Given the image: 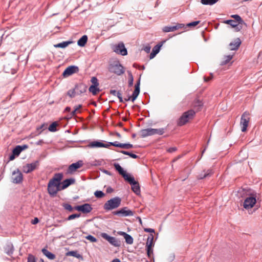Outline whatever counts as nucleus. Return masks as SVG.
Listing matches in <instances>:
<instances>
[{"label":"nucleus","mask_w":262,"mask_h":262,"mask_svg":"<svg viewBox=\"0 0 262 262\" xmlns=\"http://www.w3.org/2000/svg\"><path fill=\"white\" fill-rule=\"evenodd\" d=\"M150 49H151L150 46L149 45H147L144 47L143 50L145 51V52L148 53L150 51Z\"/></svg>","instance_id":"obj_57"},{"label":"nucleus","mask_w":262,"mask_h":262,"mask_svg":"<svg viewBox=\"0 0 262 262\" xmlns=\"http://www.w3.org/2000/svg\"><path fill=\"white\" fill-rule=\"evenodd\" d=\"M109 243L116 247H118L120 246V242L113 236L111 237Z\"/></svg>","instance_id":"obj_32"},{"label":"nucleus","mask_w":262,"mask_h":262,"mask_svg":"<svg viewBox=\"0 0 262 262\" xmlns=\"http://www.w3.org/2000/svg\"><path fill=\"white\" fill-rule=\"evenodd\" d=\"M128 86L131 87L133 85V82H134V77L133 76L130 71H128Z\"/></svg>","instance_id":"obj_45"},{"label":"nucleus","mask_w":262,"mask_h":262,"mask_svg":"<svg viewBox=\"0 0 262 262\" xmlns=\"http://www.w3.org/2000/svg\"><path fill=\"white\" fill-rule=\"evenodd\" d=\"M118 233L119 235L123 236L124 238L126 236V235L128 234L127 233L123 231H119L118 232Z\"/></svg>","instance_id":"obj_62"},{"label":"nucleus","mask_w":262,"mask_h":262,"mask_svg":"<svg viewBox=\"0 0 262 262\" xmlns=\"http://www.w3.org/2000/svg\"><path fill=\"white\" fill-rule=\"evenodd\" d=\"M101 236L102 238H103L104 239L107 240L108 242L110 240V238L112 236L108 235L107 233H102L101 234Z\"/></svg>","instance_id":"obj_54"},{"label":"nucleus","mask_w":262,"mask_h":262,"mask_svg":"<svg viewBox=\"0 0 262 262\" xmlns=\"http://www.w3.org/2000/svg\"><path fill=\"white\" fill-rule=\"evenodd\" d=\"M140 77L139 78L138 81L135 84V89L133 93V101H134L140 93Z\"/></svg>","instance_id":"obj_20"},{"label":"nucleus","mask_w":262,"mask_h":262,"mask_svg":"<svg viewBox=\"0 0 262 262\" xmlns=\"http://www.w3.org/2000/svg\"><path fill=\"white\" fill-rule=\"evenodd\" d=\"M116 151L117 152L122 153V154H123L124 155H128V156H129V157H130L131 158H132L133 159H137V158H139V156H137V155L133 154L132 152H129V151H125V150H116Z\"/></svg>","instance_id":"obj_31"},{"label":"nucleus","mask_w":262,"mask_h":262,"mask_svg":"<svg viewBox=\"0 0 262 262\" xmlns=\"http://www.w3.org/2000/svg\"><path fill=\"white\" fill-rule=\"evenodd\" d=\"M162 44H158L156 45L152 49L151 53L149 55L150 59L154 58L155 56L159 52L161 47Z\"/></svg>","instance_id":"obj_22"},{"label":"nucleus","mask_w":262,"mask_h":262,"mask_svg":"<svg viewBox=\"0 0 262 262\" xmlns=\"http://www.w3.org/2000/svg\"><path fill=\"white\" fill-rule=\"evenodd\" d=\"M21 152L20 145L16 146L12 150V152L16 156H18Z\"/></svg>","instance_id":"obj_43"},{"label":"nucleus","mask_w":262,"mask_h":262,"mask_svg":"<svg viewBox=\"0 0 262 262\" xmlns=\"http://www.w3.org/2000/svg\"><path fill=\"white\" fill-rule=\"evenodd\" d=\"M91 81L92 83V84H93L92 85H96V86H98L99 85V83L98 82V79H97V78L96 77H92Z\"/></svg>","instance_id":"obj_53"},{"label":"nucleus","mask_w":262,"mask_h":262,"mask_svg":"<svg viewBox=\"0 0 262 262\" xmlns=\"http://www.w3.org/2000/svg\"><path fill=\"white\" fill-rule=\"evenodd\" d=\"M213 78V75L212 73H210V76L208 77H204V81L206 82L209 81L210 80H211Z\"/></svg>","instance_id":"obj_60"},{"label":"nucleus","mask_w":262,"mask_h":262,"mask_svg":"<svg viewBox=\"0 0 262 262\" xmlns=\"http://www.w3.org/2000/svg\"><path fill=\"white\" fill-rule=\"evenodd\" d=\"M242 195L246 196L243 206L246 209H249L253 207L256 202V195L250 189H243Z\"/></svg>","instance_id":"obj_3"},{"label":"nucleus","mask_w":262,"mask_h":262,"mask_svg":"<svg viewBox=\"0 0 262 262\" xmlns=\"http://www.w3.org/2000/svg\"><path fill=\"white\" fill-rule=\"evenodd\" d=\"M42 253L47 256L49 259L52 260L55 258V255L49 251L47 249L43 248L41 250Z\"/></svg>","instance_id":"obj_28"},{"label":"nucleus","mask_w":262,"mask_h":262,"mask_svg":"<svg viewBox=\"0 0 262 262\" xmlns=\"http://www.w3.org/2000/svg\"><path fill=\"white\" fill-rule=\"evenodd\" d=\"M108 70L110 72L114 73L117 76H120L125 72V68L118 60L115 61L113 63H110L108 66Z\"/></svg>","instance_id":"obj_4"},{"label":"nucleus","mask_w":262,"mask_h":262,"mask_svg":"<svg viewBox=\"0 0 262 262\" xmlns=\"http://www.w3.org/2000/svg\"><path fill=\"white\" fill-rule=\"evenodd\" d=\"M78 71V68L77 66H71L65 69L62 73L64 77L69 76Z\"/></svg>","instance_id":"obj_16"},{"label":"nucleus","mask_w":262,"mask_h":262,"mask_svg":"<svg viewBox=\"0 0 262 262\" xmlns=\"http://www.w3.org/2000/svg\"><path fill=\"white\" fill-rule=\"evenodd\" d=\"M86 86L82 83L77 84L75 86V90L76 92V94L79 95L86 91Z\"/></svg>","instance_id":"obj_17"},{"label":"nucleus","mask_w":262,"mask_h":262,"mask_svg":"<svg viewBox=\"0 0 262 262\" xmlns=\"http://www.w3.org/2000/svg\"><path fill=\"white\" fill-rule=\"evenodd\" d=\"M203 103L202 101L199 99H196L194 100L193 102V106L198 111L201 110L202 107L203 106Z\"/></svg>","instance_id":"obj_29"},{"label":"nucleus","mask_w":262,"mask_h":262,"mask_svg":"<svg viewBox=\"0 0 262 262\" xmlns=\"http://www.w3.org/2000/svg\"><path fill=\"white\" fill-rule=\"evenodd\" d=\"M114 191V189L111 187H108L106 189V192L108 193H110L113 192Z\"/></svg>","instance_id":"obj_64"},{"label":"nucleus","mask_w":262,"mask_h":262,"mask_svg":"<svg viewBox=\"0 0 262 262\" xmlns=\"http://www.w3.org/2000/svg\"><path fill=\"white\" fill-rule=\"evenodd\" d=\"M134 147L133 145L130 143H126V149H128Z\"/></svg>","instance_id":"obj_63"},{"label":"nucleus","mask_w":262,"mask_h":262,"mask_svg":"<svg viewBox=\"0 0 262 262\" xmlns=\"http://www.w3.org/2000/svg\"><path fill=\"white\" fill-rule=\"evenodd\" d=\"M141 136L142 138H145L147 136L153 135L152 128H149L147 129H143L141 130Z\"/></svg>","instance_id":"obj_24"},{"label":"nucleus","mask_w":262,"mask_h":262,"mask_svg":"<svg viewBox=\"0 0 262 262\" xmlns=\"http://www.w3.org/2000/svg\"><path fill=\"white\" fill-rule=\"evenodd\" d=\"M241 44V40L239 38H236L234 41L229 43L230 50H237Z\"/></svg>","instance_id":"obj_19"},{"label":"nucleus","mask_w":262,"mask_h":262,"mask_svg":"<svg viewBox=\"0 0 262 262\" xmlns=\"http://www.w3.org/2000/svg\"><path fill=\"white\" fill-rule=\"evenodd\" d=\"M98 86L95 85H91L89 88V91L91 92L94 95H95L97 94L98 92L100 91L99 89L98 88Z\"/></svg>","instance_id":"obj_35"},{"label":"nucleus","mask_w":262,"mask_h":262,"mask_svg":"<svg viewBox=\"0 0 262 262\" xmlns=\"http://www.w3.org/2000/svg\"><path fill=\"white\" fill-rule=\"evenodd\" d=\"M231 17L234 18V20L236 21V23L238 24V25L246 24L239 15L235 14L232 15Z\"/></svg>","instance_id":"obj_33"},{"label":"nucleus","mask_w":262,"mask_h":262,"mask_svg":"<svg viewBox=\"0 0 262 262\" xmlns=\"http://www.w3.org/2000/svg\"><path fill=\"white\" fill-rule=\"evenodd\" d=\"M200 23V21H194L186 24V28L187 27H193L196 26Z\"/></svg>","instance_id":"obj_51"},{"label":"nucleus","mask_w":262,"mask_h":262,"mask_svg":"<svg viewBox=\"0 0 262 262\" xmlns=\"http://www.w3.org/2000/svg\"><path fill=\"white\" fill-rule=\"evenodd\" d=\"M27 262H36L35 256L31 254H29L27 258Z\"/></svg>","instance_id":"obj_48"},{"label":"nucleus","mask_w":262,"mask_h":262,"mask_svg":"<svg viewBox=\"0 0 262 262\" xmlns=\"http://www.w3.org/2000/svg\"><path fill=\"white\" fill-rule=\"evenodd\" d=\"M39 222V220L37 217H35L32 221H31V223L33 224V225H35V224H36L37 223H38Z\"/></svg>","instance_id":"obj_61"},{"label":"nucleus","mask_w":262,"mask_h":262,"mask_svg":"<svg viewBox=\"0 0 262 262\" xmlns=\"http://www.w3.org/2000/svg\"><path fill=\"white\" fill-rule=\"evenodd\" d=\"M73 42L72 41H62L57 44L54 45V47L56 48H65L68 47L69 45L71 44Z\"/></svg>","instance_id":"obj_25"},{"label":"nucleus","mask_w":262,"mask_h":262,"mask_svg":"<svg viewBox=\"0 0 262 262\" xmlns=\"http://www.w3.org/2000/svg\"><path fill=\"white\" fill-rule=\"evenodd\" d=\"M82 107V105L79 104L74 107V110L70 114V118H72L76 115V114L78 112L79 109Z\"/></svg>","instance_id":"obj_40"},{"label":"nucleus","mask_w":262,"mask_h":262,"mask_svg":"<svg viewBox=\"0 0 262 262\" xmlns=\"http://www.w3.org/2000/svg\"><path fill=\"white\" fill-rule=\"evenodd\" d=\"M12 181L14 184H20L23 180V175L19 169H16L12 172Z\"/></svg>","instance_id":"obj_10"},{"label":"nucleus","mask_w":262,"mask_h":262,"mask_svg":"<svg viewBox=\"0 0 262 262\" xmlns=\"http://www.w3.org/2000/svg\"><path fill=\"white\" fill-rule=\"evenodd\" d=\"M177 150V148L176 147H170V148H169L167 150V151L168 152L171 153V152H173L176 151Z\"/></svg>","instance_id":"obj_58"},{"label":"nucleus","mask_w":262,"mask_h":262,"mask_svg":"<svg viewBox=\"0 0 262 262\" xmlns=\"http://www.w3.org/2000/svg\"><path fill=\"white\" fill-rule=\"evenodd\" d=\"M39 164L38 161H35L31 163L27 164L23 166V171L26 173H30L36 169L38 167Z\"/></svg>","instance_id":"obj_11"},{"label":"nucleus","mask_w":262,"mask_h":262,"mask_svg":"<svg viewBox=\"0 0 262 262\" xmlns=\"http://www.w3.org/2000/svg\"><path fill=\"white\" fill-rule=\"evenodd\" d=\"M83 165V162L82 160H79L75 163L71 164L67 169V173L72 174L78 168L82 167Z\"/></svg>","instance_id":"obj_12"},{"label":"nucleus","mask_w":262,"mask_h":262,"mask_svg":"<svg viewBox=\"0 0 262 262\" xmlns=\"http://www.w3.org/2000/svg\"><path fill=\"white\" fill-rule=\"evenodd\" d=\"M154 241V235L151 234L147 238V241L146 244V250L147 254L149 257L150 256V254L152 253L153 251L151 248Z\"/></svg>","instance_id":"obj_15"},{"label":"nucleus","mask_w":262,"mask_h":262,"mask_svg":"<svg viewBox=\"0 0 262 262\" xmlns=\"http://www.w3.org/2000/svg\"><path fill=\"white\" fill-rule=\"evenodd\" d=\"M63 207L65 209H66L70 212L72 211L74 209V208H73L72 206L70 204H68V203L63 204Z\"/></svg>","instance_id":"obj_50"},{"label":"nucleus","mask_w":262,"mask_h":262,"mask_svg":"<svg viewBox=\"0 0 262 262\" xmlns=\"http://www.w3.org/2000/svg\"><path fill=\"white\" fill-rule=\"evenodd\" d=\"M67 256H72L78 258H82V256L77 251H71L66 253Z\"/></svg>","instance_id":"obj_34"},{"label":"nucleus","mask_w":262,"mask_h":262,"mask_svg":"<svg viewBox=\"0 0 262 262\" xmlns=\"http://www.w3.org/2000/svg\"><path fill=\"white\" fill-rule=\"evenodd\" d=\"M219 0H201V2L205 5H212L215 4Z\"/></svg>","instance_id":"obj_37"},{"label":"nucleus","mask_w":262,"mask_h":262,"mask_svg":"<svg viewBox=\"0 0 262 262\" xmlns=\"http://www.w3.org/2000/svg\"><path fill=\"white\" fill-rule=\"evenodd\" d=\"M121 203V199L116 196L107 201L103 205V209L105 211H110L117 208Z\"/></svg>","instance_id":"obj_5"},{"label":"nucleus","mask_w":262,"mask_h":262,"mask_svg":"<svg viewBox=\"0 0 262 262\" xmlns=\"http://www.w3.org/2000/svg\"><path fill=\"white\" fill-rule=\"evenodd\" d=\"M62 178V173H57L50 180L48 184V191L51 196L56 195L58 191L61 190L60 185Z\"/></svg>","instance_id":"obj_2"},{"label":"nucleus","mask_w":262,"mask_h":262,"mask_svg":"<svg viewBox=\"0 0 262 262\" xmlns=\"http://www.w3.org/2000/svg\"><path fill=\"white\" fill-rule=\"evenodd\" d=\"M109 144L110 145H111V146L112 145L117 147H120L126 149V143H121L118 142V141H115L113 142H109Z\"/></svg>","instance_id":"obj_30"},{"label":"nucleus","mask_w":262,"mask_h":262,"mask_svg":"<svg viewBox=\"0 0 262 262\" xmlns=\"http://www.w3.org/2000/svg\"><path fill=\"white\" fill-rule=\"evenodd\" d=\"M164 128H161L159 129L152 128L153 135L158 134L162 135L164 133Z\"/></svg>","instance_id":"obj_41"},{"label":"nucleus","mask_w":262,"mask_h":262,"mask_svg":"<svg viewBox=\"0 0 262 262\" xmlns=\"http://www.w3.org/2000/svg\"><path fill=\"white\" fill-rule=\"evenodd\" d=\"M213 173V171L212 169H209L207 171L204 170L203 172L199 174L198 176L199 179H203L204 178L211 176Z\"/></svg>","instance_id":"obj_21"},{"label":"nucleus","mask_w":262,"mask_h":262,"mask_svg":"<svg viewBox=\"0 0 262 262\" xmlns=\"http://www.w3.org/2000/svg\"><path fill=\"white\" fill-rule=\"evenodd\" d=\"M233 58V55H229L225 56L224 60L221 62V66H224L227 64Z\"/></svg>","instance_id":"obj_36"},{"label":"nucleus","mask_w":262,"mask_h":262,"mask_svg":"<svg viewBox=\"0 0 262 262\" xmlns=\"http://www.w3.org/2000/svg\"><path fill=\"white\" fill-rule=\"evenodd\" d=\"M175 30H179L181 29H186V25H185L184 24H177L174 26Z\"/></svg>","instance_id":"obj_49"},{"label":"nucleus","mask_w":262,"mask_h":262,"mask_svg":"<svg viewBox=\"0 0 262 262\" xmlns=\"http://www.w3.org/2000/svg\"><path fill=\"white\" fill-rule=\"evenodd\" d=\"M114 52L118 54L125 56L127 54V49L125 48L123 42H120L118 45H114L112 47Z\"/></svg>","instance_id":"obj_9"},{"label":"nucleus","mask_w":262,"mask_h":262,"mask_svg":"<svg viewBox=\"0 0 262 262\" xmlns=\"http://www.w3.org/2000/svg\"><path fill=\"white\" fill-rule=\"evenodd\" d=\"M80 213H75L70 215L67 218H66L65 221H70L72 220H74L75 218L79 217L80 216Z\"/></svg>","instance_id":"obj_44"},{"label":"nucleus","mask_w":262,"mask_h":262,"mask_svg":"<svg viewBox=\"0 0 262 262\" xmlns=\"http://www.w3.org/2000/svg\"><path fill=\"white\" fill-rule=\"evenodd\" d=\"M195 112L192 110L184 112L177 121V125L182 126L192 119L195 115Z\"/></svg>","instance_id":"obj_6"},{"label":"nucleus","mask_w":262,"mask_h":262,"mask_svg":"<svg viewBox=\"0 0 262 262\" xmlns=\"http://www.w3.org/2000/svg\"><path fill=\"white\" fill-rule=\"evenodd\" d=\"M76 94V91L75 89L69 90L67 92V95L70 98H74Z\"/></svg>","instance_id":"obj_46"},{"label":"nucleus","mask_w":262,"mask_h":262,"mask_svg":"<svg viewBox=\"0 0 262 262\" xmlns=\"http://www.w3.org/2000/svg\"><path fill=\"white\" fill-rule=\"evenodd\" d=\"M58 125V123L56 122H54L50 124L49 127V130L52 132H55L57 130L56 127Z\"/></svg>","instance_id":"obj_39"},{"label":"nucleus","mask_w":262,"mask_h":262,"mask_svg":"<svg viewBox=\"0 0 262 262\" xmlns=\"http://www.w3.org/2000/svg\"><path fill=\"white\" fill-rule=\"evenodd\" d=\"M224 23L229 25L231 26H232L233 28L236 27L238 31L240 30V29L242 28V27L240 26V27H238V24L236 23V21H235L233 19H228L224 21Z\"/></svg>","instance_id":"obj_26"},{"label":"nucleus","mask_w":262,"mask_h":262,"mask_svg":"<svg viewBox=\"0 0 262 262\" xmlns=\"http://www.w3.org/2000/svg\"><path fill=\"white\" fill-rule=\"evenodd\" d=\"M74 209L78 211H81L83 213H89L93 209L90 204L85 203L82 205H78L74 207Z\"/></svg>","instance_id":"obj_13"},{"label":"nucleus","mask_w":262,"mask_h":262,"mask_svg":"<svg viewBox=\"0 0 262 262\" xmlns=\"http://www.w3.org/2000/svg\"><path fill=\"white\" fill-rule=\"evenodd\" d=\"M88 41V36L86 35H83L77 41V45L79 47H84Z\"/></svg>","instance_id":"obj_27"},{"label":"nucleus","mask_w":262,"mask_h":262,"mask_svg":"<svg viewBox=\"0 0 262 262\" xmlns=\"http://www.w3.org/2000/svg\"><path fill=\"white\" fill-rule=\"evenodd\" d=\"M85 238L86 239L90 241L91 242H93V243L96 242L97 241V238L91 235H89L85 236Z\"/></svg>","instance_id":"obj_52"},{"label":"nucleus","mask_w":262,"mask_h":262,"mask_svg":"<svg viewBox=\"0 0 262 262\" xmlns=\"http://www.w3.org/2000/svg\"><path fill=\"white\" fill-rule=\"evenodd\" d=\"M250 119V113L247 111L244 112L242 115L240 121V125L242 132H245L247 130Z\"/></svg>","instance_id":"obj_8"},{"label":"nucleus","mask_w":262,"mask_h":262,"mask_svg":"<svg viewBox=\"0 0 262 262\" xmlns=\"http://www.w3.org/2000/svg\"><path fill=\"white\" fill-rule=\"evenodd\" d=\"M124 238L125 239V242L127 244L131 245L134 242V239H133V237L131 235H130L129 234H127V235H126V236L124 237Z\"/></svg>","instance_id":"obj_42"},{"label":"nucleus","mask_w":262,"mask_h":262,"mask_svg":"<svg viewBox=\"0 0 262 262\" xmlns=\"http://www.w3.org/2000/svg\"><path fill=\"white\" fill-rule=\"evenodd\" d=\"M5 252L8 255L11 256L14 252V247L12 244H8L4 247Z\"/></svg>","instance_id":"obj_23"},{"label":"nucleus","mask_w":262,"mask_h":262,"mask_svg":"<svg viewBox=\"0 0 262 262\" xmlns=\"http://www.w3.org/2000/svg\"><path fill=\"white\" fill-rule=\"evenodd\" d=\"M144 231L146 232H149L151 233H155V230L152 228H144Z\"/></svg>","instance_id":"obj_59"},{"label":"nucleus","mask_w":262,"mask_h":262,"mask_svg":"<svg viewBox=\"0 0 262 262\" xmlns=\"http://www.w3.org/2000/svg\"><path fill=\"white\" fill-rule=\"evenodd\" d=\"M75 183V179L74 178H70L63 180L62 182L61 186V190L65 189L68 188L70 185L73 184Z\"/></svg>","instance_id":"obj_18"},{"label":"nucleus","mask_w":262,"mask_h":262,"mask_svg":"<svg viewBox=\"0 0 262 262\" xmlns=\"http://www.w3.org/2000/svg\"><path fill=\"white\" fill-rule=\"evenodd\" d=\"M174 26H165L162 28V31L164 32H169L175 31Z\"/></svg>","instance_id":"obj_38"},{"label":"nucleus","mask_w":262,"mask_h":262,"mask_svg":"<svg viewBox=\"0 0 262 262\" xmlns=\"http://www.w3.org/2000/svg\"><path fill=\"white\" fill-rule=\"evenodd\" d=\"M112 214L119 217H124L133 216L134 215V211L129 209L127 207H124L118 210L112 212Z\"/></svg>","instance_id":"obj_7"},{"label":"nucleus","mask_w":262,"mask_h":262,"mask_svg":"<svg viewBox=\"0 0 262 262\" xmlns=\"http://www.w3.org/2000/svg\"><path fill=\"white\" fill-rule=\"evenodd\" d=\"M95 196L97 198H101L105 195V194L100 190H97L94 192Z\"/></svg>","instance_id":"obj_47"},{"label":"nucleus","mask_w":262,"mask_h":262,"mask_svg":"<svg viewBox=\"0 0 262 262\" xmlns=\"http://www.w3.org/2000/svg\"><path fill=\"white\" fill-rule=\"evenodd\" d=\"M110 142H107V143L105 144L102 143L100 141H94L90 142L88 146L90 148H100V147H104V148H109L111 146L109 144Z\"/></svg>","instance_id":"obj_14"},{"label":"nucleus","mask_w":262,"mask_h":262,"mask_svg":"<svg viewBox=\"0 0 262 262\" xmlns=\"http://www.w3.org/2000/svg\"><path fill=\"white\" fill-rule=\"evenodd\" d=\"M116 96H117V97L119 99V102H123V98H122L121 94L120 93V92H117Z\"/></svg>","instance_id":"obj_56"},{"label":"nucleus","mask_w":262,"mask_h":262,"mask_svg":"<svg viewBox=\"0 0 262 262\" xmlns=\"http://www.w3.org/2000/svg\"><path fill=\"white\" fill-rule=\"evenodd\" d=\"M114 166L116 170L121 175L124 180L128 182L132 186V189L137 195L140 194V187L139 183L135 180L134 177L128 174L123 168L118 164L115 163Z\"/></svg>","instance_id":"obj_1"},{"label":"nucleus","mask_w":262,"mask_h":262,"mask_svg":"<svg viewBox=\"0 0 262 262\" xmlns=\"http://www.w3.org/2000/svg\"><path fill=\"white\" fill-rule=\"evenodd\" d=\"M175 258V255L173 253H170L167 257V260L169 262H172Z\"/></svg>","instance_id":"obj_55"}]
</instances>
